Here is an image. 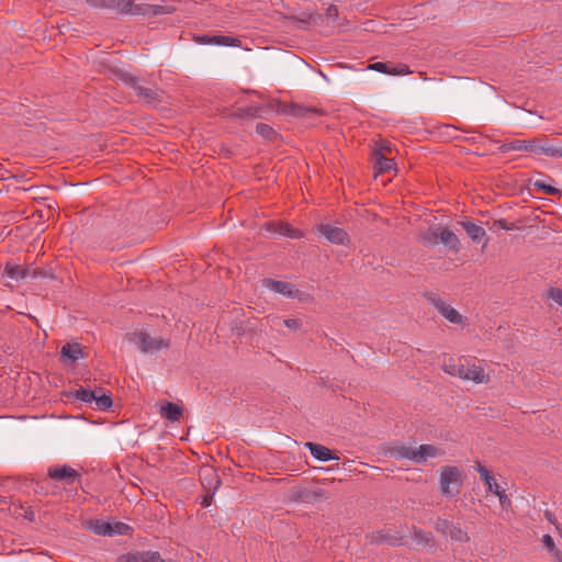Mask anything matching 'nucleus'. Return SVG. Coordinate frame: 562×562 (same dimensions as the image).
I'll list each match as a JSON object with an SVG mask.
<instances>
[{"label": "nucleus", "instance_id": "obj_1", "mask_svg": "<svg viewBox=\"0 0 562 562\" xmlns=\"http://www.w3.org/2000/svg\"><path fill=\"white\" fill-rule=\"evenodd\" d=\"M93 8L115 11L122 14H135L144 16H155L169 14L173 11L171 5H160L150 3H135L134 0H87Z\"/></svg>", "mask_w": 562, "mask_h": 562}, {"label": "nucleus", "instance_id": "obj_2", "mask_svg": "<svg viewBox=\"0 0 562 562\" xmlns=\"http://www.w3.org/2000/svg\"><path fill=\"white\" fill-rule=\"evenodd\" d=\"M498 150L502 154L509 151H529L550 158H562V146L552 144L546 135L532 139H514L502 144Z\"/></svg>", "mask_w": 562, "mask_h": 562}, {"label": "nucleus", "instance_id": "obj_3", "mask_svg": "<svg viewBox=\"0 0 562 562\" xmlns=\"http://www.w3.org/2000/svg\"><path fill=\"white\" fill-rule=\"evenodd\" d=\"M438 472L440 494L447 498L457 496L463 485L461 469L454 465H442Z\"/></svg>", "mask_w": 562, "mask_h": 562}, {"label": "nucleus", "instance_id": "obj_4", "mask_svg": "<svg viewBox=\"0 0 562 562\" xmlns=\"http://www.w3.org/2000/svg\"><path fill=\"white\" fill-rule=\"evenodd\" d=\"M126 339L135 344L142 352H156L169 347V341L161 337H151L145 331H133L126 335Z\"/></svg>", "mask_w": 562, "mask_h": 562}, {"label": "nucleus", "instance_id": "obj_5", "mask_svg": "<svg viewBox=\"0 0 562 562\" xmlns=\"http://www.w3.org/2000/svg\"><path fill=\"white\" fill-rule=\"evenodd\" d=\"M423 243L425 245H437L438 243H441L451 250H459V239L448 227H436L429 229L423 235Z\"/></svg>", "mask_w": 562, "mask_h": 562}, {"label": "nucleus", "instance_id": "obj_6", "mask_svg": "<svg viewBox=\"0 0 562 562\" xmlns=\"http://www.w3.org/2000/svg\"><path fill=\"white\" fill-rule=\"evenodd\" d=\"M405 536L403 532L395 528L385 527L379 530H374L366 536L368 544H389L392 547L404 544Z\"/></svg>", "mask_w": 562, "mask_h": 562}, {"label": "nucleus", "instance_id": "obj_7", "mask_svg": "<svg viewBox=\"0 0 562 562\" xmlns=\"http://www.w3.org/2000/svg\"><path fill=\"white\" fill-rule=\"evenodd\" d=\"M459 378L464 381H472L476 384H485L491 380L490 374L485 372L483 367L471 363L465 359H463L462 374L459 375Z\"/></svg>", "mask_w": 562, "mask_h": 562}, {"label": "nucleus", "instance_id": "obj_8", "mask_svg": "<svg viewBox=\"0 0 562 562\" xmlns=\"http://www.w3.org/2000/svg\"><path fill=\"white\" fill-rule=\"evenodd\" d=\"M429 302L449 322L457 325H464L465 317H463L456 308L438 296H430Z\"/></svg>", "mask_w": 562, "mask_h": 562}, {"label": "nucleus", "instance_id": "obj_9", "mask_svg": "<svg viewBox=\"0 0 562 562\" xmlns=\"http://www.w3.org/2000/svg\"><path fill=\"white\" fill-rule=\"evenodd\" d=\"M47 475L55 481L74 484L80 479V473L68 464L53 465L48 468Z\"/></svg>", "mask_w": 562, "mask_h": 562}, {"label": "nucleus", "instance_id": "obj_10", "mask_svg": "<svg viewBox=\"0 0 562 562\" xmlns=\"http://www.w3.org/2000/svg\"><path fill=\"white\" fill-rule=\"evenodd\" d=\"M122 80L134 90L137 97L143 98L146 102L151 103L157 100V91L142 86L138 78L130 74H123Z\"/></svg>", "mask_w": 562, "mask_h": 562}, {"label": "nucleus", "instance_id": "obj_11", "mask_svg": "<svg viewBox=\"0 0 562 562\" xmlns=\"http://www.w3.org/2000/svg\"><path fill=\"white\" fill-rule=\"evenodd\" d=\"M262 229L268 234H279L294 239L303 237V233L300 229L293 228L284 222H267L263 224Z\"/></svg>", "mask_w": 562, "mask_h": 562}, {"label": "nucleus", "instance_id": "obj_12", "mask_svg": "<svg viewBox=\"0 0 562 562\" xmlns=\"http://www.w3.org/2000/svg\"><path fill=\"white\" fill-rule=\"evenodd\" d=\"M368 69L374 70L378 72L392 75V76H405L412 74V70L409 69V66L406 64H396L391 65L389 63L383 61H376L372 63L368 66Z\"/></svg>", "mask_w": 562, "mask_h": 562}, {"label": "nucleus", "instance_id": "obj_13", "mask_svg": "<svg viewBox=\"0 0 562 562\" xmlns=\"http://www.w3.org/2000/svg\"><path fill=\"white\" fill-rule=\"evenodd\" d=\"M318 232L331 244L345 245L349 239L345 229L330 224H321Z\"/></svg>", "mask_w": 562, "mask_h": 562}, {"label": "nucleus", "instance_id": "obj_14", "mask_svg": "<svg viewBox=\"0 0 562 562\" xmlns=\"http://www.w3.org/2000/svg\"><path fill=\"white\" fill-rule=\"evenodd\" d=\"M263 282L269 290L276 293L282 294L291 299L299 296L300 291L290 282L278 281L272 279H266Z\"/></svg>", "mask_w": 562, "mask_h": 562}, {"label": "nucleus", "instance_id": "obj_15", "mask_svg": "<svg viewBox=\"0 0 562 562\" xmlns=\"http://www.w3.org/2000/svg\"><path fill=\"white\" fill-rule=\"evenodd\" d=\"M442 452L432 445H420L418 448H414L413 462L420 464L427 461L429 458H436Z\"/></svg>", "mask_w": 562, "mask_h": 562}, {"label": "nucleus", "instance_id": "obj_16", "mask_svg": "<svg viewBox=\"0 0 562 562\" xmlns=\"http://www.w3.org/2000/svg\"><path fill=\"white\" fill-rule=\"evenodd\" d=\"M305 447L310 450L311 454L319 461L326 462V461L339 459V457L334 454L330 449H328L327 447H325L323 445L314 443V442H306Z\"/></svg>", "mask_w": 562, "mask_h": 562}, {"label": "nucleus", "instance_id": "obj_17", "mask_svg": "<svg viewBox=\"0 0 562 562\" xmlns=\"http://www.w3.org/2000/svg\"><path fill=\"white\" fill-rule=\"evenodd\" d=\"M199 41L203 44H215L222 46H238L240 44V40L232 36L216 35V36H207L204 35L199 38Z\"/></svg>", "mask_w": 562, "mask_h": 562}, {"label": "nucleus", "instance_id": "obj_18", "mask_svg": "<svg viewBox=\"0 0 562 562\" xmlns=\"http://www.w3.org/2000/svg\"><path fill=\"white\" fill-rule=\"evenodd\" d=\"M159 413L161 417L170 422H178L182 416L183 409L178 404L166 402V404L161 405Z\"/></svg>", "mask_w": 562, "mask_h": 562}, {"label": "nucleus", "instance_id": "obj_19", "mask_svg": "<svg viewBox=\"0 0 562 562\" xmlns=\"http://www.w3.org/2000/svg\"><path fill=\"white\" fill-rule=\"evenodd\" d=\"M375 161H374V170L375 175L389 172L395 169V162L393 158H387L384 155L379 153H374Z\"/></svg>", "mask_w": 562, "mask_h": 562}, {"label": "nucleus", "instance_id": "obj_20", "mask_svg": "<svg viewBox=\"0 0 562 562\" xmlns=\"http://www.w3.org/2000/svg\"><path fill=\"white\" fill-rule=\"evenodd\" d=\"M462 364H463V359L462 358H459V359H454V358H448V359H445L442 364H441V369L443 372L452 375V376H458L462 374Z\"/></svg>", "mask_w": 562, "mask_h": 562}, {"label": "nucleus", "instance_id": "obj_21", "mask_svg": "<svg viewBox=\"0 0 562 562\" xmlns=\"http://www.w3.org/2000/svg\"><path fill=\"white\" fill-rule=\"evenodd\" d=\"M476 471L479 472L481 479L486 484L488 492L496 494L501 491V486L497 484L495 479L490 474V472L481 463L476 464Z\"/></svg>", "mask_w": 562, "mask_h": 562}, {"label": "nucleus", "instance_id": "obj_22", "mask_svg": "<svg viewBox=\"0 0 562 562\" xmlns=\"http://www.w3.org/2000/svg\"><path fill=\"white\" fill-rule=\"evenodd\" d=\"M60 355L63 358L69 359L70 361H77L83 357L81 346L77 342L64 345Z\"/></svg>", "mask_w": 562, "mask_h": 562}, {"label": "nucleus", "instance_id": "obj_23", "mask_svg": "<svg viewBox=\"0 0 562 562\" xmlns=\"http://www.w3.org/2000/svg\"><path fill=\"white\" fill-rule=\"evenodd\" d=\"M461 225L473 241H480L485 236V229L475 223L467 221L461 222Z\"/></svg>", "mask_w": 562, "mask_h": 562}, {"label": "nucleus", "instance_id": "obj_24", "mask_svg": "<svg viewBox=\"0 0 562 562\" xmlns=\"http://www.w3.org/2000/svg\"><path fill=\"white\" fill-rule=\"evenodd\" d=\"M112 406V398L106 393H101L100 391H94V400L92 403V406H90L93 409L99 411H108Z\"/></svg>", "mask_w": 562, "mask_h": 562}, {"label": "nucleus", "instance_id": "obj_25", "mask_svg": "<svg viewBox=\"0 0 562 562\" xmlns=\"http://www.w3.org/2000/svg\"><path fill=\"white\" fill-rule=\"evenodd\" d=\"M390 453L395 459H407L413 461L414 447L406 445H394L393 447H391Z\"/></svg>", "mask_w": 562, "mask_h": 562}, {"label": "nucleus", "instance_id": "obj_26", "mask_svg": "<svg viewBox=\"0 0 562 562\" xmlns=\"http://www.w3.org/2000/svg\"><path fill=\"white\" fill-rule=\"evenodd\" d=\"M94 391L95 390L80 386L79 389H76L71 394L75 400H79L89 406H92L94 400Z\"/></svg>", "mask_w": 562, "mask_h": 562}, {"label": "nucleus", "instance_id": "obj_27", "mask_svg": "<svg viewBox=\"0 0 562 562\" xmlns=\"http://www.w3.org/2000/svg\"><path fill=\"white\" fill-rule=\"evenodd\" d=\"M412 538L417 544L428 546L432 540V535L430 531L414 526L412 528Z\"/></svg>", "mask_w": 562, "mask_h": 562}, {"label": "nucleus", "instance_id": "obj_28", "mask_svg": "<svg viewBox=\"0 0 562 562\" xmlns=\"http://www.w3.org/2000/svg\"><path fill=\"white\" fill-rule=\"evenodd\" d=\"M451 540L458 541V542H469L470 536L467 531H464L459 524H452L449 535Z\"/></svg>", "mask_w": 562, "mask_h": 562}, {"label": "nucleus", "instance_id": "obj_29", "mask_svg": "<svg viewBox=\"0 0 562 562\" xmlns=\"http://www.w3.org/2000/svg\"><path fill=\"white\" fill-rule=\"evenodd\" d=\"M4 276L14 280H20L26 278V270L19 265L7 263L4 268Z\"/></svg>", "mask_w": 562, "mask_h": 562}, {"label": "nucleus", "instance_id": "obj_30", "mask_svg": "<svg viewBox=\"0 0 562 562\" xmlns=\"http://www.w3.org/2000/svg\"><path fill=\"white\" fill-rule=\"evenodd\" d=\"M91 530L99 536H111V522L97 519L92 522Z\"/></svg>", "mask_w": 562, "mask_h": 562}, {"label": "nucleus", "instance_id": "obj_31", "mask_svg": "<svg viewBox=\"0 0 562 562\" xmlns=\"http://www.w3.org/2000/svg\"><path fill=\"white\" fill-rule=\"evenodd\" d=\"M256 132L269 140H273L277 137V132L268 124L259 123L256 126Z\"/></svg>", "mask_w": 562, "mask_h": 562}, {"label": "nucleus", "instance_id": "obj_32", "mask_svg": "<svg viewBox=\"0 0 562 562\" xmlns=\"http://www.w3.org/2000/svg\"><path fill=\"white\" fill-rule=\"evenodd\" d=\"M452 524L453 522L449 521L448 519L438 518L435 522V529L437 532L443 536H448Z\"/></svg>", "mask_w": 562, "mask_h": 562}, {"label": "nucleus", "instance_id": "obj_33", "mask_svg": "<svg viewBox=\"0 0 562 562\" xmlns=\"http://www.w3.org/2000/svg\"><path fill=\"white\" fill-rule=\"evenodd\" d=\"M533 186H535V188L541 190L546 194L554 195V194L560 193L559 189H557L550 184H547L543 180H536L533 182Z\"/></svg>", "mask_w": 562, "mask_h": 562}, {"label": "nucleus", "instance_id": "obj_34", "mask_svg": "<svg viewBox=\"0 0 562 562\" xmlns=\"http://www.w3.org/2000/svg\"><path fill=\"white\" fill-rule=\"evenodd\" d=\"M132 528L125 522L111 524V536L113 535H127Z\"/></svg>", "mask_w": 562, "mask_h": 562}, {"label": "nucleus", "instance_id": "obj_35", "mask_svg": "<svg viewBox=\"0 0 562 562\" xmlns=\"http://www.w3.org/2000/svg\"><path fill=\"white\" fill-rule=\"evenodd\" d=\"M499 499V505L503 509H510L512 508V501L506 495L505 491L501 490L498 493L495 494Z\"/></svg>", "mask_w": 562, "mask_h": 562}, {"label": "nucleus", "instance_id": "obj_36", "mask_svg": "<svg viewBox=\"0 0 562 562\" xmlns=\"http://www.w3.org/2000/svg\"><path fill=\"white\" fill-rule=\"evenodd\" d=\"M542 543L551 553H554V551H558V549L555 548L553 538L550 535L542 536Z\"/></svg>", "mask_w": 562, "mask_h": 562}, {"label": "nucleus", "instance_id": "obj_37", "mask_svg": "<svg viewBox=\"0 0 562 562\" xmlns=\"http://www.w3.org/2000/svg\"><path fill=\"white\" fill-rule=\"evenodd\" d=\"M296 21L300 22L301 29H306V26L312 22L315 21L313 19V15L310 13H302L300 16L296 18Z\"/></svg>", "mask_w": 562, "mask_h": 562}, {"label": "nucleus", "instance_id": "obj_38", "mask_svg": "<svg viewBox=\"0 0 562 562\" xmlns=\"http://www.w3.org/2000/svg\"><path fill=\"white\" fill-rule=\"evenodd\" d=\"M283 324L291 330H297L301 327V322L297 318H288L283 321Z\"/></svg>", "mask_w": 562, "mask_h": 562}, {"label": "nucleus", "instance_id": "obj_39", "mask_svg": "<svg viewBox=\"0 0 562 562\" xmlns=\"http://www.w3.org/2000/svg\"><path fill=\"white\" fill-rule=\"evenodd\" d=\"M391 150H392V144L389 142L382 140L376 145L375 153L381 151V154L384 155V153H391Z\"/></svg>", "mask_w": 562, "mask_h": 562}, {"label": "nucleus", "instance_id": "obj_40", "mask_svg": "<svg viewBox=\"0 0 562 562\" xmlns=\"http://www.w3.org/2000/svg\"><path fill=\"white\" fill-rule=\"evenodd\" d=\"M325 15H326L327 19L336 20L338 18V15H339V11H338L337 5L330 4L326 9V14Z\"/></svg>", "mask_w": 562, "mask_h": 562}, {"label": "nucleus", "instance_id": "obj_41", "mask_svg": "<svg viewBox=\"0 0 562 562\" xmlns=\"http://www.w3.org/2000/svg\"><path fill=\"white\" fill-rule=\"evenodd\" d=\"M314 497H326V491L323 488H317L313 492Z\"/></svg>", "mask_w": 562, "mask_h": 562}, {"label": "nucleus", "instance_id": "obj_42", "mask_svg": "<svg viewBox=\"0 0 562 562\" xmlns=\"http://www.w3.org/2000/svg\"><path fill=\"white\" fill-rule=\"evenodd\" d=\"M554 562H562V552L560 550L552 553Z\"/></svg>", "mask_w": 562, "mask_h": 562}, {"label": "nucleus", "instance_id": "obj_43", "mask_svg": "<svg viewBox=\"0 0 562 562\" xmlns=\"http://www.w3.org/2000/svg\"><path fill=\"white\" fill-rule=\"evenodd\" d=\"M25 517L29 518L30 520H33V518H34L33 512H30V513L26 512Z\"/></svg>", "mask_w": 562, "mask_h": 562}, {"label": "nucleus", "instance_id": "obj_44", "mask_svg": "<svg viewBox=\"0 0 562 562\" xmlns=\"http://www.w3.org/2000/svg\"><path fill=\"white\" fill-rule=\"evenodd\" d=\"M202 506H204V507L210 506V501L207 498H204V501L202 502Z\"/></svg>", "mask_w": 562, "mask_h": 562}, {"label": "nucleus", "instance_id": "obj_45", "mask_svg": "<svg viewBox=\"0 0 562 562\" xmlns=\"http://www.w3.org/2000/svg\"><path fill=\"white\" fill-rule=\"evenodd\" d=\"M501 227H502L503 229H509V228H508L506 225H504L502 222H501Z\"/></svg>", "mask_w": 562, "mask_h": 562}]
</instances>
